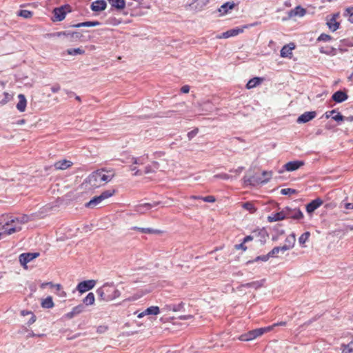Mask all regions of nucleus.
Returning a JSON list of instances; mask_svg holds the SVG:
<instances>
[{"mask_svg": "<svg viewBox=\"0 0 353 353\" xmlns=\"http://www.w3.org/2000/svg\"><path fill=\"white\" fill-rule=\"evenodd\" d=\"M21 314L22 316H26V315H30V319L28 321V323L29 324H32L33 323H34L35 320H36V318H35V316L30 311H27V310H22L21 312Z\"/></svg>", "mask_w": 353, "mask_h": 353, "instance_id": "44", "label": "nucleus"}, {"mask_svg": "<svg viewBox=\"0 0 353 353\" xmlns=\"http://www.w3.org/2000/svg\"><path fill=\"white\" fill-rule=\"evenodd\" d=\"M18 14L25 19H28L32 17V12L27 10H21Z\"/></svg>", "mask_w": 353, "mask_h": 353, "instance_id": "45", "label": "nucleus"}, {"mask_svg": "<svg viewBox=\"0 0 353 353\" xmlns=\"http://www.w3.org/2000/svg\"><path fill=\"white\" fill-rule=\"evenodd\" d=\"M209 0H194L192 5L195 9L201 10L206 6Z\"/></svg>", "mask_w": 353, "mask_h": 353, "instance_id": "37", "label": "nucleus"}, {"mask_svg": "<svg viewBox=\"0 0 353 353\" xmlns=\"http://www.w3.org/2000/svg\"><path fill=\"white\" fill-rule=\"evenodd\" d=\"M234 6L235 3L233 1L226 2L220 7L219 12L221 13V15H224L232 10Z\"/></svg>", "mask_w": 353, "mask_h": 353, "instance_id": "28", "label": "nucleus"}, {"mask_svg": "<svg viewBox=\"0 0 353 353\" xmlns=\"http://www.w3.org/2000/svg\"><path fill=\"white\" fill-rule=\"evenodd\" d=\"M339 17V13H335L332 16L330 19L327 20L326 24L328 26L329 29L332 32H334L336 30H338L340 26L339 22L336 21Z\"/></svg>", "mask_w": 353, "mask_h": 353, "instance_id": "14", "label": "nucleus"}, {"mask_svg": "<svg viewBox=\"0 0 353 353\" xmlns=\"http://www.w3.org/2000/svg\"><path fill=\"white\" fill-rule=\"evenodd\" d=\"M316 115L315 111L306 112L299 116L297 119V123H305L312 120Z\"/></svg>", "mask_w": 353, "mask_h": 353, "instance_id": "18", "label": "nucleus"}, {"mask_svg": "<svg viewBox=\"0 0 353 353\" xmlns=\"http://www.w3.org/2000/svg\"><path fill=\"white\" fill-rule=\"evenodd\" d=\"M85 311V306L83 304H79L74 307L72 310L65 314V318L67 319H72L74 316L81 314Z\"/></svg>", "mask_w": 353, "mask_h": 353, "instance_id": "15", "label": "nucleus"}, {"mask_svg": "<svg viewBox=\"0 0 353 353\" xmlns=\"http://www.w3.org/2000/svg\"><path fill=\"white\" fill-rule=\"evenodd\" d=\"M96 283L97 282L95 280H87L81 281L77 285V290L81 294H83L92 289L95 286Z\"/></svg>", "mask_w": 353, "mask_h": 353, "instance_id": "10", "label": "nucleus"}, {"mask_svg": "<svg viewBox=\"0 0 353 353\" xmlns=\"http://www.w3.org/2000/svg\"><path fill=\"white\" fill-rule=\"evenodd\" d=\"M285 242V243L284 245H285V247H287V249H288V250L293 248L294 246L295 242H296L295 234L294 233H292V234L288 235L286 237Z\"/></svg>", "mask_w": 353, "mask_h": 353, "instance_id": "32", "label": "nucleus"}, {"mask_svg": "<svg viewBox=\"0 0 353 353\" xmlns=\"http://www.w3.org/2000/svg\"><path fill=\"white\" fill-rule=\"evenodd\" d=\"M253 238H254L253 236H250V235L245 236L243 239V243L252 241L253 239Z\"/></svg>", "mask_w": 353, "mask_h": 353, "instance_id": "60", "label": "nucleus"}, {"mask_svg": "<svg viewBox=\"0 0 353 353\" xmlns=\"http://www.w3.org/2000/svg\"><path fill=\"white\" fill-rule=\"evenodd\" d=\"M345 208L347 210L353 209V203H347L345 204Z\"/></svg>", "mask_w": 353, "mask_h": 353, "instance_id": "59", "label": "nucleus"}, {"mask_svg": "<svg viewBox=\"0 0 353 353\" xmlns=\"http://www.w3.org/2000/svg\"><path fill=\"white\" fill-rule=\"evenodd\" d=\"M344 121H350V122L353 121V116H350V117H345V120Z\"/></svg>", "mask_w": 353, "mask_h": 353, "instance_id": "64", "label": "nucleus"}, {"mask_svg": "<svg viewBox=\"0 0 353 353\" xmlns=\"http://www.w3.org/2000/svg\"><path fill=\"white\" fill-rule=\"evenodd\" d=\"M174 168V161L169 159H160L158 161H154L151 164L145 166L143 169H137L136 166H133V165H130V170L135 171L134 174L136 176L153 173L157 170L162 172L171 171L173 170Z\"/></svg>", "mask_w": 353, "mask_h": 353, "instance_id": "3", "label": "nucleus"}, {"mask_svg": "<svg viewBox=\"0 0 353 353\" xmlns=\"http://www.w3.org/2000/svg\"><path fill=\"white\" fill-rule=\"evenodd\" d=\"M66 52L69 55L76 56L78 54H83L85 53V50L81 48L68 49Z\"/></svg>", "mask_w": 353, "mask_h": 353, "instance_id": "39", "label": "nucleus"}, {"mask_svg": "<svg viewBox=\"0 0 353 353\" xmlns=\"http://www.w3.org/2000/svg\"><path fill=\"white\" fill-rule=\"evenodd\" d=\"M136 4V2L134 1H132V2H126V6H128V7H133V8H136L134 6Z\"/></svg>", "mask_w": 353, "mask_h": 353, "instance_id": "63", "label": "nucleus"}, {"mask_svg": "<svg viewBox=\"0 0 353 353\" xmlns=\"http://www.w3.org/2000/svg\"><path fill=\"white\" fill-rule=\"evenodd\" d=\"M310 236V232H305L303 234H302L300 237L299 238V243L302 247H305L304 244L308 241L309 238Z\"/></svg>", "mask_w": 353, "mask_h": 353, "instance_id": "38", "label": "nucleus"}, {"mask_svg": "<svg viewBox=\"0 0 353 353\" xmlns=\"http://www.w3.org/2000/svg\"><path fill=\"white\" fill-rule=\"evenodd\" d=\"M283 195L293 194L296 193V190L292 188H283L281 190Z\"/></svg>", "mask_w": 353, "mask_h": 353, "instance_id": "48", "label": "nucleus"}, {"mask_svg": "<svg viewBox=\"0 0 353 353\" xmlns=\"http://www.w3.org/2000/svg\"><path fill=\"white\" fill-rule=\"evenodd\" d=\"M41 305L43 308L50 309L54 306L52 297L49 296L45 299H41Z\"/></svg>", "mask_w": 353, "mask_h": 353, "instance_id": "34", "label": "nucleus"}, {"mask_svg": "<svg viewBox=\"0 0 353 353\" xmlns=\"http://www.w3.org/2000/svg\"><path fill=\"white\" fill-rule=\"evenodd\" d=\"M242 207L250 212L252 213L255 212L256 208L252 203L246 202L242 204Z\"/></svg>", "mask_w": 353, "mask_h": 353, "instance_id": "43", "label": "nucleus"}, {"mask_svg": "<svg viewBox=\"0 0 353 353\" xmlns=\"http://www.w3.org/2000/svg\"><path fill=\"white\" fill-rule=\"evenodd\" d=\"M114 194V190L104 191L99 196L94 197L89 202H88L85 204V207L89 208H94L97 206L103 205L105 203V201L111 197Z\"/></svg>", "mask_w": 353, "mask_h": 353, "instance_id": "5", "label": "nucleus"}, {"mask_svg": "<svg viewBox=\"0 0 353 353\" xmlns=\"http://www.w3.org/2000/svg\"><path fill=\"white\" fill-rule=\"evenodd\" d=\"M264 81L263 78L261 77H254L250 79L247 85L245 88H254L256 86L261 85V83Z\"/></svg>", "mask_w": 353, "mask_h": 353, "instance_id": "30", "label": "nucleus"}, {"mask_svg": "<svg viewBox=\"0 0 353 353\" xmlns=\"http://www.w3.org/2000/svg\"><path fill=\"white\" fill-rule=\"evenodd\" d=\"M306 14L305 9L301 8L300 6H296L294 9L290 10L288 12V17L283 18V20H288L296 17H302Z\"/></svg>", "mask_w": 353, "mask_h": 353, "instance_id": "11", "label": "nucleus"}, {"mask_svg": "<svg viewBox=\"0 0 353 353\" xmlns=\"http://www.w3.org/2000/svg\"><path fill=\"white\" fill-rule=\"evenodd\" d=\"M69 8L68 6H61L60 8H54L53 10L54 17L53 21H61L63 20L65 17V9Z\"/></svg>", "mask_w": 353, "mask_h": 353, "instance_id": "13", "label": "nucleus"}, {"mask_svg": "<svg viewBox=\"0 0 353 353\" xmlns=\"http://www.w3.org/2000/svg\"><path fill=\"white\" fill-rule=\"evenodd\" d=\"M4 94H5L4 99L1 101H0V103L2 105L6 104L7 102L10 101L12 98V96L9 94L7 92H5Z\"/></svg>", "mask_w": 353, "mask_h": 353, "instance_id": "50", "label": "nucleus"}, {"mask_svg": "<svg viewBox=\"0 0 353 353\" xmlns=\"http://www.w3.org/2000/svg\"><path fill=\"white\" fill-rule=\"evenodd\" d=\"M198 133V129H194L192 130L191 132H188V137L189 139H192L194 137H195Z\"/></svg>", "mask_w": 353, "mask_h": 353, "instance_id": "54", "label": "nucleus"}, {"mask_svg": "<svg viewBox=\"0 0 353 353\" xmlns=\"http://www.w3.org/2000/svg\"><path fill=\"white\" fill-rule=\"evenodd\" d=\"M137 230H139L142 233L145 234H159L161 233L160 230H154L152 228H135Z\"/></svg>", "mask_w": 353, "mask_h": 353, "instance_id": "40", "label": "nucleus"}, {"mask_svg": "<svg viewBox=\"0 0 353 353\" xmlns=\"http://www.w3.org/2000/svg\"><path fill=\"white\" fill-rule=\"evenodd\" d=\"M286 208L283 209L282 211L276 213H273L270 216H268V220L270 222L278 221L283 220L287 218Z\"/></svg>", "mask_w": 353, "mask_h": 353, "instance_id": "22", "label": "nucleus"}, {"mask_svg": "<svg viewBox=\"0 0 353 353\" xmlns=\"http://www.w3.org/2000/svg\"><path fill=\"white\" fill-rule=\"evenodd\" d=\"M287 218L294 219H301L303 217V214L302 212L299 209H290L289 208H286Z\"/></svg>", "mask_w": 353, "mask_h": 353, "instance_id": "20", "label": "nucleus"}, {"mask_svg": "<svg viewBox=\"0 0 353 353\" xmlns=\"http://www.w3.org/2000/svg\"><path fill=\"white\" fill-rule=\"evenodd\" d=\"M215 179H230V176L227 174H219L214 176Z\"/></svg>", "mask_w": 353, "mask_h": 353, "instance_id": "53", "label": "nucleus"}, {"mask_svg": "<svg viewBox=\"0 0 353 353\" xmlns=\"http://www.w3.org/2000/svg\"><path fill=\"white\" fill-rule=\"evenodd\" d=\"M341 353H353V343L343 345L341 347Z\"/></svg>", "mask_w": 353, "mask_h": 353, "instance_id": "42", "label": "nucleus"}, {"mask_svg": "<svg viewBox=\"0 0 353 353\" xmlns=\"http://www.w3.org/2000/svg\"><path fill=\"white\" fill-rule=\"evenodd\" d=\"M159 204V203H154L153 204L151 203H142L139 204L134 207V210L140 214H143L145 212L150 210L152 207L156 206L157 205Z\"/></svg>", "mask_w": 353, "mask_h": 353, "instance_id": "21", "label": "nucleus"}, {"mask_svg": "<svg viewBox=\"0 0 353 353\" xmlns=\"http://www.w3.org/2000/svg\"><path fill=\"white\" fill-rule=\"evenodd\" d=\"M323 204V201L320 199H316L309 203L306 205V210L308 213H312L315 210L319 208Z\"/></svg>", "mask_w": 353, "mask_h": 353, "instance_id": "25", "label": "nucleus"}, {"mask_svg": "<svg viewBox=\"0 0 353 353\" xmlns=\"http://www.w3.org/2000/svg\"><path fill=\"white\" fill-rule=\"evenodd\" d=\"M114 176V172L112 170L101 169L92 172L81 184L85 190H92L103 186L110 182Z\"/></svg>", "mask_w": 353, "mask_h": 353, "instance_id": "2", "label": "nucleus"}, {"mask_svg": "<svg viewBox=\"0 0 353 353\" xmlns=\"http://www.w3.org/2000/svg\"><path fill=\"white\" fill-rule=\"evenodd\" d=\"M114 194V190L104 191L99 196L94 197L89 202H88L85 204V207L89 208H94L97 206L103 205L105 203V201L111 197Z\"/></svg>", "mask_w": 353, "mask_h": 353, "instance_id": "6", "label": "nucleus"}, {"mask_svg": "<svg viewBox=\"0 0 353 353\" xmlns=\"http://www.w3.org/2000/svg\"><path fill=\"white\" fill-rule=\"evenodd\" d=\"M271 330H272V326L258 328V329L250 331L246 334L241 336L240 339L242 341L254 340L256 338L263 335L264 333L270 332Z\"/></svg>", "mask_w": 353, "mask_h": 353, "instance_id": "7", "label": "nucleus"}, {"mask_svg": "<svg viewBox=\"0 0 353 353\" xmlns=\"http://www.w3.org/2000/svg\"><path fill=\"white\" fill-rule=\"evenodd\" d=\"M30 218L27 215L20 216H11L8 214L0 216V239L7 235L20 232L25 224L29 222Z\"/></svg>", "mask_w": 353, "mask_h": 353, "instance_id": "1", "label": "nucleus"}, {"mask_svg": "<svg viewBox=\"0 0 353 353\" xmlns=\"http://www.w3.org/2000/svg\"><path fill=\"white\" fill-rule=\"evenodd\" d=\"M112 7L117 9L122 10L126 6V1L125 0H108Z\"/></svg>", "mask_w": 353, "mask_h": 353, "instance_id": "31", "label": "nucleus"}, {"mask_svg": "<svg viewBox=\"0 0 353 353\" xmlns=\"http://www.w3.org/2000/svg\"><path fill=\"white\" fill-rule=\"evenodd\" d=\"M332 99L337 103H341L345 101L347 99V95L345 92L339 90L332 95Z\"/></svg>", "mask_w": 353, "mask_h": 353, "instance_id": "29", "label": "nucleus"}, {"mask_svg": "<svg viewBox=\"0 0 353 353\" xmlns=\"http://www.w3.org/2000/svg\"><path fill=\"white\" fill-rule=\"evenodd\" d=\"M254 26V24H250V25H248V26H245L242 28H234V29H230L225 32H223L220 35H218L216 37V38L218 39H228L229 37H234V36H236L238 34H239L240 33H242L244 31V29L245 28H247L248 27H250V26Z\"/></svg>", "mask_w": 353, "mask_h": 353, "instance_id": "8", "label": "nucleus"}, {"mask_svg": "<svg viewBox=\"0 0 353 353\" xmlns=\"http://www.w3.org/2000/svg\"><path fill=\"white\" fill-rule=\"evenodd\" d=\"M95 302V297L92 292H90L87 294V296L83 299V303L85 305H93Z\"/></svg>", "mask_w": 353, "mask_h": 353, "instance_id": "35", "label": "nucleus"}, {"mask_svg": "<svg viewBox=\"0 0 353 353\" xmlns=\"http://www.w3.org/2000/svg\"><path fill=\"white\" fill-rule=\"evenodd\" d=\"M331 39H332V37L330 35L323 33L318 37L317 41H329Z\"/></svg>", "mask_w": 353, "mask_h": 353, "instance_id": "49", "label": "nucleus"}, {"mask_svg": "<svg viewBox=\"0 0 353 353\" xmlns=\"http://www.w3.org/2000/svg\"><path fill=\"white\" fill-rule=\"evenodd\" d=\"M51 287H54L57 290V292H59L60 290H61V285L60 284H56V285H51Z\"/></svg>", "mask_w": 353, "mask_h": 353, "instance_id": "62", "label": "nucleus"}, {"mask_svg": "<svg viewBox=\"0 0 353 353\" xmlns=\"http://www.w3.org/2000/svg\"><path fill=\"white\" fill-rule=\"evenodd\" d=\"M57 294L58 296L61 297V298H65L67 296L66 292L63 290H60L59 292H57Z\"/></svg>", "mask_w": 353, "mask_h": 353, "instance_id": "57", "label": "nucleus"}, {"mask_svg": "<svg viewBox=\"0 0 353 353\" xmlns=\"http://www.w3.org/2000/svg\"><path fill=\"white\" fill-rule=\"evenodd\" d=\"M235 248H236V250L242 249L244 251L247 250V248L244 245L243 242L242 243H241V244L236 245Z\"/></svg>", "mask_w": 353, "mask_h": 353, "instance_id": "58", "label": "nucleus"}, {"mask_svg": "<svg viewBox=\"0 0 353 353\" xmlns=\"http://www.w3.org/2000/svg\"><path fill=\"white\" fill-rule=\"evenodd\" d=\"M325 116L327 119L332 117L334 121L339 122L345 120V117L337 112L336 110L325 112Z\"/></svg>", "mask_w": 353, "mask_h": 353, "instance_id": "26", "label": "nucleus"}, {"mask_svg": "<svg viewBox=\"0 0 353 353\" xmlns=\"http://www.w3.org/2000/svg\"><path fill=\"white\" fill-rule=\"evenodd\" d=\"M261 283L260 282H253L252 283H248L247 285L254 288H259L261 286Z\"/></svg>", "mask_w": 353, "mask_h": 353, "instance_id": "56", "label": "nucleus"}, {"mask_svg": "<svg viewBox=\"0 0 353 353\" xmlns=\"http://www.w3.org/2000/svg\"><path fill=\"white\" fill-rule=\"evenodd\" d=\"M148 161V155H143L139 157H132L129 158V163H131L139 166L145 165Z\"/></svg>", "mask_w": 353, "mask_h": 353, "instance_id": "24", "label": "nucleus"}, {"mask_svg": "<svg viewBox=\"0 0 353 353\" xmlns=\"http://www.w3.org/2000/svg\"><path fill=\"white\" fill-rule=\"evenodd\" d=\"M17 102L16 103L17 109L19 112H23L26 110V105H27V100H26V97L22 94H19L17 96Z\"/></svg>", "mask_w": 353, "mask_h": 353, "instance_id": "19", "label": "nucleus"}, {"mask_svg": "<svg viewBox=\"0 0 353 353\" xmlns=\"http://www.w3.org/2000/svg\"><path fill=\"white\" fill-rule=\"evenodd\" d=\"M51 37H62L63 40L65 42H71L74 38L79 37V33L70 31L58 32L50 34Z\"/></svg>", "mask_w": 353, "mask_h": 353, "instance_id": "9", "label": "nucleus"}, {"mask_svg": "<svg viewBox=\"0 0 353 353\" xmlns=\"http://www.w3.org/2000/svg\"><path fill=\"white\" fill-rule=\"evenodd\" d=\"M150 290H145V292H141L139 294H134L132 296H131L130 298L128 299V301H136L139 299H140L141 296H143L144 294L148 293Z\"/></svg>", "mask_w": 353, "mask_h": 353, "instance_id": "46", "label": "nucleus"}, {"mask_svg": "<svg viewBox=\"0 0 353 353\" xmlns=\"http://www.w3.org/2000/svg\"><path fill=\"white\" fill-rule=\"evenodd\" d=\"M303 165L304 162L302 161H293L285 163L283 168L288 172H293L299 170Z\"/></svg>", "mask_w": 353, "mask_h": 353, "instance_id": "16", "label": "nucleus"}, {"mask_svg": "<svg viewBox=\"0 0 353 353\" xmlns=\"http://www.w3.org/2000/svg\"><path fill=\"white\" fill-rule=\"evenodd\" d=\"M201 200H203L205 202H209V203H214L216 201V199L213 196H207L201 198Z\"/></svg>", "mask_w": 353, "mask_h": 353, "instance_id": "51", "label": "nucleus"}, {"mask_svg": "<svg viewBox=\"0 0 353 353\" xmlns=\"http://www.w3.org/2000/svg\"><path fill=\"white\" fill-rule=\"evenodd\" d=\"M72 162L66 159L60 160L54 163V168L57 170H66L72 165Z\"/></svg>", "mask_w": 353, "mask_h": 353, "instance_id": "27", "label": "nucleus"}, {"mask_svg": "<svg viewBox=\"0 0 353 353\" xmlns=\"http://www.w3.org/2000/svg\"><path fill=\"white\" fill-rule=\"evenodd\" d=\"M160 313V309L158 306H150L145 309L144 311L139 313L137 317L141 319L147 315H154L157 316Z\"/></svg>", "mask_w": 353, "mask_h": 353, "instance_id": "17", "label": "nucleus"}, {"mask_svg": "<svg viewBox=\"0 0 353 353\" xmlns=\"http://www.w3.org/2000/svg\"><path fill=\"white\" fill-rule=\"evenodd\" d=\"M345 11L349 14V21L353 23V7L347 8Z\"/></svg>", "mask_w": 353, "mask_h": 353, "instance_id": "52", "label": "nucleus"}, {"mask_svg": "<svg viewBox=\"0 0 353 353\" xmlns=\"http://www.w3.org/2000/svg\"><path fill=\"white\" fill-rule=\"evenodd\" d=\"M100 24L98 21H86L83 23H80L77 25H75V27H92L99 26Z\"/></svg>", "mask_w": 353, "mask_h": 353, "instance_id": "41", "label": "nucleus"}, {"mask_svg": "<svg viewBox=\"0 0 353 353\" xmlns=\"http://www.w3.org/2000/svg\"><path fill=\"white\" fill-rule=\"evenodd\" d=\"M288 250V249H287V247H285V245H284L282 246L274 247L269 252V256H272L273 257H276V256H278L279 253L283 254L285 252H286Z\"/></svg>", "mask_w": 353, "mask_h": 353, "instance_id": "33", "label": "nucleus"}, {"mask_svg": "<svg viewBox=\"0 0 353 353\" xmlns=\"http://www.w3.org/2000/svg\"><path fill=\"white\" fill-rule=\"evenodd\" d=\"M263 176L265 177V179L263 180H261V183H266L268 182L270 179L271 177L272 176V172L271 171H264L263 172Z\"/></svg>", "mask_w": 353, "mask_h": 353, "instance_id": "47", "label": "nucleus"}, {"mask_svg": "<svg viewBox=\"0 0 353 353\" xmlns=\"http://www.w3.org/2000/svg\"><path fill=\"white\" fill-rule=\"evenodd\" d=\"M101 301L109 302L120 297L121 293L112 283H106L97 290Z\"/></svg>", "mask_w": 353, "mask_h": 353, "instance_id": "4", "label": "nucleus"}, {"mask_svg": "<svg viewBox=\"0 0 353 353\" xmlns=\"http://www.w3.org/2000/svg\"><path fill=\"white\" fill-rule=\"evenodd\" d=\"M106 1L104 0H97L94 2L90 6L91 10L94 12H100L103 11L106 8Z\"/></svg>", "mask_w": 353, "mask_h": 353, "instance_id": "23", "label": "nucleus"}, {"mask_svg": "<svg viewBox=\"0 0 353 353\" xmlns=\"http://www.w3.org/2000/svg\"><path fill=\"white\" fill-rule=\"evenodd\" d=\"M39 256V253H23L19 256V262L21 265L27 268V263L36 259Z\"/></svg>", "mask_w": 353, "mask_h": 353, "instance_id": "12", "label": "nucleus"}, {"mask_svg": "<svg viewBox=\"0 0 353 353\" xmlns=\"http://www.w3.org/2000/svg\"><path fill=\"white\" fill-rule=\"evenodd\" d=\"M285 325H286V322L281 321V322H279V323H274L272 326V329H273L276 326H279V325L284 326Z\"/></svg>", "mask_w": 353, "mask_h": 353, "instance_id": "61", "label": "nucleus"}, {"mask_svg": "<svg viewBox=\"0 0 353 353\" xmlns=\"http://www.w3.org/2000/svg\"><path fill=\"white\" fill-rule=\"evenodd\" d=\"M270 257H272V256H269V253L267 254V255H263V256H258L256 259V261H258V260H261V261H266L269 259V258Z\"/></svg>", "mask_w": 353, "mask_h": 353, "instance_id": "55", "label": "nucleus"}, {"mask_svg": "<svg viewBox=\"0 0 353 353\" xmlns=\"http://www.w3.org/2000/svg\"><path fill=\"white\" fill-rule=\"evenodd\" d=\"M293 48L294 47H290L289 46H283L281 50V56L282 57H290Z\"/></svg>", "mask_w": 353, "mask_h": 353, "instance_id": "36", "label": "nucleus"}]
</instances>
